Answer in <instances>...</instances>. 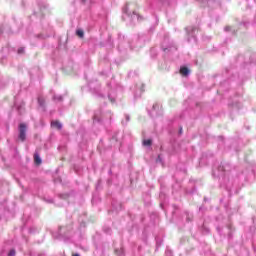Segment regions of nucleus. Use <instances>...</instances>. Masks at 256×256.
I'll return each mask as SVG.
<instances>
[{
  "instance_id": "f257e3e1",
  "label": "nucleus",
  "mask_w": 256,
  "mask_h": 256,
  "mask_svg": "<svg viewBox=\"0 0 256 256\" xmlns=\"http://www.w3.org/2000/svg\"><path fill=\"white\" fill-rule=\"evenodd\" d=\"M19 135L18 139L23 143L27 139V124L25 123H20L18 127Z\"/></svg>"
},
{
  "instance_id": "f03ea898",
  "label": "nucleus",
  "mask_w": 256,
  "mask_h": 256,
  "mask_svg": "<svg viewBox=\"0 0 256 256\" xmlns=\"http://www.w3.org/2000/svg\"><path fill=\"white\" fill-rule=\"evenodd\" d=\"M51 126L54 127V129H58V130H61L62 129V125H61V122L57 121V120H54L51 122Z\"/></svg>"
},
{
  "instance_id": "7ed1b4c3",
  "label": "nucleus",
  "mask_w": 256,
  "mask_h": 256,
  "mask_svg": "<svg viewBox=\"0 0 256 256\" xmlns=\"http://www.w3.org/2000/svg\"><path fill=\"white\" fill-rule=\"evenodd\" d=\"M180 74H182L183 77H187V75H189V68L185 66L181 67Z\"/></svg>"
},
{
  "instance_id": "20e7f679",
  "label": "nucleus",
  "mask_w": 256,
  "mask_h": 256,
  "mask_svg": "<svg viewBox=\"0 0 256 256\" xmlns=\"http://www.w3.org/2000/svg\"><path fill=\"white\" fill-rule=\"evenodd\" d=\"M34 163L36 165H41V163H42L41 157L39 156V153H37V152L34 154Z\"/></svg>"
},
{
  "instance_id": "39448f33",
  "label": "nucleus",
  "mask_w": 256,
  "mask_h": 256,
  "mask_svg": "<svg viewBox=\"0 0 256 256\" xmlns=\"http://www.w3.org/2000/svg\"><path fill=\"white\" fill-rule=\"evenodd\" d=\"M143 145L145 147H151V145H153V140L152 139H147L143 141Z\"/></svg>"
},
{
  "instance_id": "423d86ee",
  "label": "nucleus",
  "mask_w": 256,
  "mask_h": 256,
  "mask_svg": "<svg viewBox=\"0 0 256 256\" xmlns=\"http://www.w3.org/2000/svg\"><path fill=\"white\" fill-rule=\"evenodd\" d=\"M76 35H78L80 39H83V37L85 36V32H83V30H77Z\"/></svg>"
},
{
  "instance_id": "0eeeda50",
  "label": "nucleus",
  "mask_w": 256,
  "mask_h": 256,
  "mask_svg": "<svg viewBox=\"0 0 256 256\" xmlns=\"http://www.w3.org/2000/svg\"><path fill=\"white\" fill-rule=\"evenodd\" d=\"M38 103H39V105H41V107H43V105H45V98L38 97Z\"/></svg>"
},
{
  "instance_id": "6e6552de",
  "label": "nucleus",
  "mask_w": 256,
  "mask_h": 256,
  "mask_svg": "<svg viewBox=\"0 0 256 256\" xmlns=\"http://www.w3.org/2000/svg\"><path fill=\"white\" fill-rule=\"evenodd\" d=\"M232 30H233V27H231V26L224 27V31H226V33H229Z\"/></svg>"
},
{
  "instance_id": "1a4fd4ad",
  "label": "nucleus",
  "mask_w": 256,
  "mask_h": 256,
  "mask_svg": "<svg viewBox=\"0 0 256 256\" xmlns=\"http://www.w3.org/2000/svg\"><path fill=\"white\" fill-rule=\"evenodd\" d=\"M16 251H15V249H12V250H10V252L8 253V256H15L16 255Z\"/></svg>"
},
{
  "instance_id": "9d476101",
  "label": "nucleus",
  "mask_w": 256,
  "mask_h": 256,
  "mask_svg": "<svg viewBox=\"0 0 256 256\" xmlns=\"http://www.w3.org/2000/svg\"><path fill=\"white\" fill-rule=\"evenodd\" d=\"M23 53H25V48H19L18 55H23Z\"/></svg>"
},
{
  "instance_id": "9b49d317",
  "label": "nucleus",
  "mask_w": 256,
  "mask_h": 256,
  "mask_svg": "<svg viewBox=\"0 0 256 256\" xmlns=\"http://www.w3.org/2000/svg\"><path fill=\"white\" fill-rule=\"evenodd\" d=\"M180 133H183V128H180Z\"/></svg>"
}]
</instances>
